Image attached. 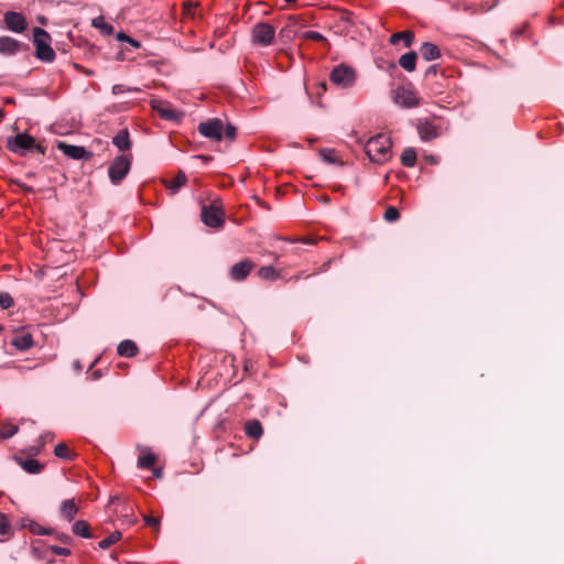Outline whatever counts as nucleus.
<instances>
[{
	"instance_id": "1",
	"label": "nucleus",
	"mask_w": 564,
	"mask_h": 564,
	"mask_svg": "<svg viewBox=\"0 0 564 564\" xmlns=\"http://www.w3.org/2000/svg\"><path fill=\"white\" fill-rule=\"evenodd\" d=\"M391 147L392 141L390 137L379 133L367 141L365 152L371 162L383 164L391 159Z\"/></svg>"
},
{
	"instance_id": "2",
	"label": "nucleus",
	"mask_w": 564,
	"mask_h": 564,
	"mask_svg": "<svg viewBox=\"0 0 564 564\" xmlns=\"http://www.w3.org/2000/svg\"><path fill=\"white\" fill-rule=\"evenodd\" d=\"M33 42L35 44V56L43 61L51 63L55 59V52L51 47V36L50 34L41 29L34 28L33 30Z\"/></svg>"
},
{
	"instance_id": "3",
	"label": "nucleus",
	"mask_w": 564,
	"mask_h": 564,
	"mask_svg": "<svg viewBox=\"0 0 564 564\" xmlns=\"http://www.w3.org/2000/svg\"><path fill=\"white\" fill-rule=\"evenodd\" d=\"M131 169L129 155H118L113 159L108 169V176L113 185H119Z\"/></svg>"
},
{
	"instance_id": "4",
	"label": "nucleus",
	"mask_w": 564,
	"mask_h": 564,
	"mask_svg": "<svg viewBox=\"0 0 564 564\" xmlns=\"http://www.w3.org/2000/svg\"><path fill=\"white\" fill-rule=\"evenodd\" d=\"M329 79L341 88H349L356 82V72L348 65L339 64L330 72Z\"/></svg>"
},
{
	"instance_id": "5",
	"label": "nucleus",
	"mask_w": 564,
	"mask_h": 564,
	"mask_svg": "<svg viewBox=\"0 0 564 564\" xmlns=\"http://www.w3.org/2000/svg\"><path fill=\"white\" fill-rule=\"evenodd\" d=\"M200 217L203 223L212 228H220L225 223V213L216 203L204 205Z\"/></svg>"
},
{
	"instance_id": "6",
	"label": "nucleus",
	"mask_w": 564,
	"mask_h": 564,
	"mask_svg": "<svg viewBox=\"0 0 564 564\" xmlns=\"http://www.w3.org/2000/svg\"><path fill=\"white\" fill-rule=\"evenodd\" d=\"M251 35L256 44L269 46L274 40L275 30L267 22H258L253 25Z\"/></svg>"
},
{
	"instance_id": "7",
	"label": "nucleus",
	"mask_w": 564,
	"mask_h": 564,
	"mask_svg": "<svg viewBox=\"0 0 564 564\" xmlns=\"http://www.w3.org/2000/svg\"><path fill=\"white\" fill-rule=\"evenodd\" d=\"M419 137L422 141L429 142L438 138L442 133V126L429 118H421L416 124Z\"/></svg>"
},
{
	"instance_id": "8",
	"label": "nucleus",
	"mask_w": 564,
	"mask_h": 564,
	"mask_svg": "<svg viewBox=\"0 0 564 564\" xmlns=\"http://www.w3.org/2000/svg\"><path fill=\"white\" fill-rule=\"evenodd\" d=\"M198 132L214 141L223 140L224 123L220 119L214 118L207 121L200 122L197 127Z\"/></svg>"
},
{
	"instance_id": "9",
	"label": "nucleus",
	"mask_w": 564,
	"mask_h": 564,
	"mask_svg": "<svg viewBox=\"0 0 564 564\" xmlns=\"http://www.w3.org/2000/svg\"><path fill=\"white\" fill-rule=\"evenodd\" d=\"M6 26L15 33H21L26 29V20L22 13L8 11L3 15Z\"/></svg>"
},
{
	"instance_id": "10",
	"label": "nucleus",
	"mask_w": 564,
	"mask_h": 564,
	"mask_svg": "<svg viewBox=\"0 0 564 564\" xmlns=\"http://www.w3.org/2000/svg\"><path fill=\"white\" fill-rule=\"evenodd\" d=\"M35 145V139L26 133H18L13 141L9 142V148L14 153L23 154L24 151L32 150Z\"/></svg>"
},
{
	"instance_id": "11",
	"label": "nucleus",
	"mask_w": 564,
	"mask_h": 564,
	"mask_svg": "<svg viewBox=\"0 0 564 564\" xmlns=\"http://www.w3.org/2000/svg\"><path fill=\"white\" fill-rule=\"evenodd\" d=\"M394 101L405 108H413L420 105V98L415 91L403 87L395 90Z\"/></svg>"
},
{
	"instance_id": "12",
	"label": "nucleus",
	"mask_w": 564,
	"mask_h": 564,
	"mask_svg": "<svg viewBox=\"0 0 564 564\" xmlns=\"http://www.w3.org/2000/svg\"><path fill=\"white\" fill-rule=\"evenodd\" d=\"M254 268V263L250 259H243L240 262L235 263L229 270V276L234 281H243L251 270Z\"/></svg>"
},
{
	"instance_id": "13",
	"label": "nucleus",
	"mask_w": 564,
	"mask_h": 564,
	"mask_svg": "<svg viewBox=\"0 0 564 564\" xmlns=\"http://www.w3.org/2000/svg\"><path fill=\"white\" fill-rule=\"evenodd\" d=\"M57 148L65 155L75 160L88 159L90 156V153L84 147L73 145L66 142H59Z\"/></svg>"
},
{
	"instance_id": "14",
	"label": "nucleus",
	"mask_w": 564,
	"mask_h": 564,
	"mask_svg": "<svg viewBox=\"0 0 564 564\" xmlns=\"http://www.w3.org/2000/svg\"><path fill=\"white\" fill-rule=\"evenodd\" d=\"M152 108L159 113L162 119L165 120H176L178 119V113L175 109L171 107V105L166 101L154 100L152 104Z\"/></svg>"
},
{
	"instance_id": "15",
	"label": "nucleus",
	"mask_w": 564,
	"mask_h": 564,
	"mask_svg": "<svg viewBox=\"0 0 564 564\" xmlns=\"http://www.w3.org/2000/svg\"><path fill=\"white\" fill-rule=\"evenodd\" d=\"M20 42L9 37L0 36V54L14 55L20 50Z\"/></svg>"
},
{
	"instance_id": "16",
	"label": "nucleus",
	"mask_w": 564,
	"mask_h": 564,
	"mask_svg": "<svg viewBox=\"0 0 564 564\" xmlns=\"http://www.w3.org/2000/svg\"><path fill=\"white\" fill-rule=\"evenodd\" d=\"M11 344L19 350H28L33 346L34 341L30 333L22 332L14 335V337L11 340Z\"/></svg>"
},
{
	"instance_id": "17",
	"label": "nucleus",
	"mask_w": 564,
	"mask_h": 564,
	"mask_svg": "<svg viewBox=\"0 0 564 564\" xmlns=\"http://www.w3.org/2000/svg\"><path fill=\"white\" fill-rule=\"evenodd\" d=\"M138 351H139V348H138L137 344L130 339L122 340L117 347V352L121 357L130 358V357L135 356L138 354Z\"/></svg>"
},
{
	"instance_id": "18",
	"label": "nucleus",
	"mask_w": 564,
	"mask_h": 564,
	"mask_svg": "<svg viewBox=\"0 0 564 564\" xmlns=\"http://www.w3.org/2000/svg\"><path fill=\"white\" fill-rule=\"evenodd\" d=\"M243 430L247 436L253 440H259L263 434V427L259 420L247 421Z\"/></svg>"
},
{
	"instance_id": "19",
	"label": "nucleus",
	"mask_w": 564,
	"mask_h": 564,
	"mask_svg": "<svg viewBox=\"0 0 564 564\" xmlns=\"http://www.w3.org/2000/svg\"><path fill=\"white\" fill-rule=\"evenodd\" d=\"M420 54L427 62L434 61L441 56L440 48L431 42H424L421 45Z\"/></svg>"
},
{
	"instance_id": "20",
	"label": "nucleus",
	"mask_w": 564,
	"mask_h": 564,
	"mask_svg": "<svg viewBox=\"0 0 564 564\" xmlns=\"http://www.w3.org/2000/svg\"><path fill=\"white\" fill-rule=\"evenodd\" d=\"M77 512L78 507L74 499H67L63 501L61 506V514L64 519H66L67 521H73Z\"/></svg>"
},
{
	"instance_id": "21",
	"label": "nucleus",
	"mask_w": 564,
	"mask_h": 564,
	"mask_svg": "<svg viewBox=\"0 0 564 564\" xmlns=\"http://www.w3.org/2000/svg\"><path fill=\"white\" fill-rule=\"evenodd\" d=\"M17 462L22 467V469L29 474H40L44 468V465H42L39 460L32 459V458L31 459L17 458Z\"/></svg>"
},
{
	"instance_id": "22",
	"label": "nucleus",
	"mask_w": 564,
	"mask_h": 564,
	"mask_svg": "<svg viewBox=\"0 0 564 564\" xmlns=\"http://www.w3.org/2000/svg\"><path fill=\"white\" fill-rule=\"evenodd\" d=\"M112 143L120 150L127 151L131 147L129 131L127 129H122L116 134L112 139Z\"/></svg>"
},
{
	"instance_id": "23",
	"label": "nucleus",
	"mask_w": 564,
	"mask_h": 564,
	"mask_svg": "<svg viewBox=\"0 0 564 564\" xmlns=\"http://www.w3.org/2000/svg\"><path fill=\"white\" fill-rule=\"evenodd\" d=\"M187 181L183 171H180L172 180H165L166 188L171 189L172 194L176 193Z\"/></svg>"
},
{
	"instance_id": "24",
	"label": "nucleus",
	"mask_w": 564,
	"mask_h": 564,
	"mask_svg": "<svg viewBox=\"0 0 564 564\" xmlns=\"http://www.w3.org/2000/svg\"><path fill=\"white\" fill-rule=\"evenodd\" d=\"M400 41L404 42L405 47H410L414 41V33L412 31H402L393 33L390 36V43L393 45L398 44Z\"/></svg>"
},
{
	"instance_id": "25",
	"label": "nucleus",
	"mask_w": 564,
	"mask_h": 564,
	"mask_svg": "<svg viewBox=\"0 0 564 564\" xmlns=\"http://www.w3.org/2000/svg\"><path fill=\"white\" fill-rule=\"evenodd\" d=\"M416 53L414 51H410L399 58V65L405 69L406 72H413L416 65Z\"/></svg>"
},
{
	"instance_id": "26",
	"label": "nucleus",
	"mask_w": 564,
	"mask_h": 564,
	"mask_svg": "<svg viewBox=\"0 0 564 564\" xmlns=\"http://www.w3.org/2000/svg\"><path fill=\"white\" fill-rule=\"evenodd\" d=\"M19 431V426L13 424L11 421H1L0 422V437L3 440H8L15 435Z\"/></svg>"
},
{
	"instance_id": "27",
	"label": "nucleus",
	"mask_w": 564,
	"mask_h": 564,
	"mask_svg": "<svg viewBox=\"0 0 564 564\" xmlns=\"http://www.w3.org/2000/svg\"><path fill=\"white\" fill-rule=\"evenodd\" d=\"M73 533L76 534V535L86 538V539H89V538L93 536L91 533H90V525L85 520H77L73 524Z\"/></svg>"
},
{
	"instance_id": "28",
	"label": "nucleus",
	"mask_w": 564,
	"mask_h": 564,
	"mask_svg": "<svg viewBox=\"0 0 564 564\" xmlns=\"http://www.w3.org/2000/svg\"><path fill=\"white\" fill-rule=\"evenodd\" d=\"M416 152L413 148H406L401 154V163L406 167H412L416 163Z\"/></svg>"
},
{
	"instance_id": "29",
	"label": "nucleus",
	"mask_w": 564,
	"mask_h": 564,
	"mask_svg": "<svg viewBox=\"0 0 564 564\" xmlns=\"http://www.w3.org/2000/svg\"><path fill=\"white\" fill-rule=\"evenodd\" d=\"M258 275L263 280L274 281L280 278V272L271 265H264L259 269Z\"/></svg>"
},
{
	"instance_id": "30",
	"label": "nucleus",
	"mask_w": 564,
	"mask_h": 564,
	"mask_svg": "<svg viewBox=\"0 0 564 564\" xmlns=\"http://www.w3.org/2000/svg\"><path fill=\"white\" fill-rule=\"evenodd\" d=\"M54 454L58 458L67 460H73V458L75 457V454L69 449V447L65 443L57 444L54 448Z\"/></svg>"
},
{
	"instance_id": "31",
	"label": "nucleus",
	"mask_w": 564,
	"mask_h": 564,
	"mask_svg": "<svg viewBox=\"0 0 564 564\" xmlns=\"http://www.w3.org/2000/svg\"><path fill=\"white\" fill-rule=\"evenodd\" d=\"M91 25L100 30V32L105 35H111L113 33V26L106 23L104 17H97L93 19Z\"/></svg>"
},
{
	"instance_id": "32",
	"label": "nucleus",
	"mask_w": 564,
	"mask_h": 564,
	"mask_svg": "<svg viewBox=\"0 0 564 564\" xmlns=\"http://www.w3.org/2000/svg\"><path fill=\"white\" fill-rule=\"evenodd\" d=\"M155 462H156V456L153 453L148 452L147 454L141 455L139 457L138 467L142 468V469H150L154 466Z\"/></svg>"
},
{
	"instance_id": "33",
	"label": "nucleus",
	"mask_w": 564,
	"mask_h": 564,
	"mask_svg": "<svg viewBox=\"0 0 564 564\" xmlns=\"http://www.w3.org/2000/svg\"><path fill=\"white\" fill-rule=\"evenodd\" d=\"M120 539H121V532L120 531H115L109 536H107L106 539L101 540L98 543V546L100 549H102V550H107L112 544L117 543Z\"/></svg>"
},
{
	"instance_id": "34",
	"label": "nucleus",
	"mask_w": 564,
	"mask_h": 564,
	"mask_svg": "<svg viewBox=\"0 0 564 564\" xmlns=\"http://www.w3.org/2000/svg\"><path fill=\"white\" fill-rule=\"evenodd\" d=\"M301 17L300 15H290L288 18V24L280 31V35H285L290 32H294L292 29L300 24Z\"/></svg>"
},
{
	"instance_id": "35",
	"label": "nucleus",
	"mask_w": 564,
	"mask_h": 564,
	"mask_svg": "<svg viewBox=\"0 0 564 564\" xmlns=\"http://www.w3.org/2000/svg\"><path fill=\"white\" fill-rule=\"evenodd\" d=\"M319 155L327 163H332L333 164V163H337L338 162V158H337V154H336L335 150L323 149V150L319 151Z\"/></svg>"
},
{
	"instance_id": "36",
	"label": "nucleus",
	"mask_w": 564,
	"mask_h": 564,
	"mask_svg": "<svg viewBox=\"0 0 564 564\" xmlns=\"http://www.w3.org/2000/svg\"><path fill=\"white\" fill-rule=\"evenodd\" d=\"M302 37H304L306 40L322 42V43L326 44L327 46H329L327 39L323 34L315 32V31H307V32L303 33Z\"/></svg>"
},
{
	"instance_id": "37",
	"label": "nucleus",
	"mask_w": 564,
	"mask_h": 564,
	"mask_svg": "<svg viewBox=\"0 0 564 564\" xmlns=\"http://www.w3.org/2000/svg\"><path fill=\"white\" fill-rule=\"evenodd\" d=\"M383 218L389 223H393L400 218V213L397 207L390 206L386 209Z\"/></svg>"
},
{
	"instance_id": "38",
	"label": "nucleus",
	"mask_w": 564,
	"mask_h": 564,
	"mask_svg": "<svg viewBox=\"0 0 564 564\" xmlns=\"http://www.w3.org/2000/svg\"><path fill=\"white\" fill-rule=\"evenodd\" d=\"M29 528L31 532L35 534L47 535L51 533L50 529H45L34 521H29Z\"/></svg>"
},
{
	"instance_id": "39",
	"label": "nucleus",
	"mask_w": 564,
	"mask_h": 564,
	"mask_svg": "<svg viewBox=\"0 0 564 564\" xmlns=\"http://www.w3.org/2000/svg\"><path fill=\"white\" fill-rule=\"evenodd\" d=\"M13 304H14V301L9 293L3 292L0 294V306L3 310H8V308L12 307Z\"/></svg>"
},
{
	"instance_id": "40",
	"label": "nucleus",
	"mask_w": 564,
	"mask_h": 564,
	"mask_svg": "<svg viewBox=\"0 0 564 564\" xmlns=\"http://www.w3.org/2000/svg\"><path fill=\"white\" fill-rule=\"evenodd\" d=\"M10 529H11V527H10L7 516H4L3 513H0V534H2V535L8 534L10 532Z\"/></svg>"
},
{
	"instance_id": "41",
	"label": "nucleus",
	"mask_w": 564,
	"mask_h": 564,
	"mask_svg": "<svg viewBox=\"0 0 564 564\" xmlns=\"http://www.w3.org/2000/svg\"><path fill=\"white\" fill-rule=\"evenodd\" d=\"M237 129L235 126L228 123L223 131V137L225 135L229 140H235Z\"/></svg>"
},
{
	"instance_id": "42",
	"label": "nucleus",
	"mask_w": 564,
	"mask_h": 564,
	"mask_svg": "<svg viewBox=\"0 0 564 564\" xmlns=\"http://www.w3.org/2000/svg\"><path fill=\"white\" fill-rule=\"evenodd\" d=\"M50 549H51L53 554L58 555V556H68V555H70V550L67 549V547L52 545Z\"/></svg>"
},
{
	"instance_id": "43",
	"label": "nucleus",
	"mask_w": 564,
	"mask_h": 564,
	"mask_svg": "<svg viewBox=\"0 0 564 564\" xmlns=\"http://www.w3.org/2000/svg\"><path fill=\"white\" fill-rule=\"evenodd\" d=\"M144 521L148 525L154 528L156 531L160 529V519L152 517V516H145Z\"/></svg>"
},
{
	"instance_id": "44",
	"label": "nucleus",
	"mask_w": 564,
	"mask_h": 564,
	"mask_svg": "<svg viewBox=\"0 0 564 564\" xmlns=\"http://www.w3.org/2000/svg\"><path fill=\"white\" fill-rule=\"evenodd\" d=\"M137 90H138L137 88H126L121 84H117V85L112 86V94L113 95H119V94H122V93H126V91H137Z\"/></svg>"
},
{
	"instance_id": "45",
	"label": "nucleus",
	"mask_w": 564,
	"mask_h": 564,
	"mask_svg": "<svg viewBox=\"0 0 564 564\" xmlns=\"http://www.w3.org/2000/svg\"><path fill=\"white\" fill-rule=\"evenodd\" d=\"M44 445L43 443H40L37 446H31L29 449H28V454L30 456H35V455H39L41 453V451L43 449Z\"/></svg>"
},
{
	"instance_id": "46",
	"label": "nucleus",
	"mask_w": 564,
	"mask_h": 564,
	"mask_svg": "<svg viewBox=\"0 0 564 564\" xmlns=\"http://www.w3.org/2000/svg\"><path fill=\"white\" fill-rule=\"evenodd\" d=\"M54 433L53 432H45L44 434L41 435L40 437V443H43V445H45V442H51L54 440Z\"/></svg>"
},
{
	"instance_id": "47",
	"label": "nucleus",
	"mask_w": 564,
	"mask_h": 564,
	"mask_svg": "<svg viewBox=\"0 0 564 564\" xmlns=\"http://www.w3.org/2000/svg\"><path fill=\"white\" fill-rule=\"evenodd\" d=\"M14 184H17L22 191L26 192V193H34V189L33 187L31 186H28L26 184L20 182V181H12Z\"/></svg>"
},
{
	"instance_id": "48",
	"label": "nucleus",
	"mask_w": 564,
	"mask_h": 564,
	"mask_svg": "<svg viewBox=\"0 0 564 564\" xmlns=\"http://www.w3.org/2000/svg\"><path fill=\"white\" fill-rule=\"evenodd\" d=\"M437 69H438V66H437V65H432V66H430V67L426 69V72H425V77H430L431 75H436Z\"/></svg>"
},
{
	"instance_id": "49",
	"label": "nucleus",
	"mask_w": 564,
	"mask_h": 564,
	"mask_svg": "<svg viewBox=\"0 0 564 564\" xmlns=\"http://www.w3.org/2000/svg\"><path fill=\"white\" fill-rule=\"evenodd\" d=\"M117 40L121 41V42H129L130 36L128 34L123 33V32H119L117 34Z\"/></svg>"
},
{
	"instance_id": "50",
	"label": "nucleus",
	"mask_w": 564,
	"mask_h": 564,
	"mask_svg": "<svg viewBox=\"0 0 564 564\" xmlns=\"http://www.w3.org/2000/svg\"><path fill=\"white\" fill-rule=\"evenodd\" d=\"M58 540L64 544H68L70 543L72 538L68 534H61L58 535Z\"/></svg>"
},
{
	"instance_id": "51",
	"label": "nucleus",
	"mask_w": 564,
	"mask_h": 564,
	"mask_svg": "<svg viewBox=\"0 0 564 564\" xmlns=\"http://www.w3.org/2000/svg\"><path fill=\"white\" fill-rule=\"evenodd\" d=\"M33 149H35V150H36L39 153H41V154H44V153H45V151H46V148H45L44 145H42V144H36V143H35V145L33 147Z\"/></svg>"
},
{
	"instance_id": "52",
	"label": "nucleus",
	"mask_w": 564,
	"mask_h": 564,
	"mask_svg": "<svg viewBox=\"0 0 564 564\" xmlns=\"http://www.w3.org/2000/svg\"><path fill=\"white\" fill-rule=\"evenodd\" d=\"M195 158L202 160L204 163L212 161V156H209V155L199 154Z\"/></svg>"
},
{
	"instance_id": "53",
	"label": "nucleus",
	"mask_w": 564,
	"mask_h": 564,
	"mask_svg": "<svg viewBox=\"0 0 564 564\" xmlns=\"http://www.w3.org/2000/svg\"><path fill=\"white\" fill-rule=\"evenodd\" d=\"M130 45H132L134 48H139L140 47V42L130 37L129 42H128Z\"/></svg>"
},
{
	"instance_id": "54",
	"label": "nucleus",
	"mask_w": 564,
	"mask_h": 564,
	"mask_svg": "<svg viewBox=\"0 0 564 564\" xmlns=\"http://www.w3.org/2000/svg\"><path fill=\"white\" fill-rule=\"evenodd\" d=\"M74 369L79 372L82 370V365H80V361L79 360H76L74 362Z\"/></svg>"
},
{
	"instance_id": "55",
	"label": "nucleus",
	"mask_w": 564,
	"mask_h": 564,
	"mask_svg": "<svg viewBox=\"0 0 564 564\" xmlns=\"http://www.w3.org/2000/svg\"><path fill=\"white\" fill-rule=\"evenodd\" d=\"M153 475L156 477V478H161L162 477V469L160 468H156L153 470Z\"/></svg>"
},
{
	"instance_id": "56",
	"label": "nucleus",
	"mask_w": 564,
	"mask_h": 564,
	"mask_svg": "<svg viewBox=\"0 0 564 564\" xmlns=\"http://www.w3.org/2000/svg\"><path fill=\"white\" fill-rule=\"evenodd\" d=\"M101 373L99 370H96L94 373H93V379L96 380L98 378H100Z\"/></svg>"
},
{
	"instance_id": "57",
	"label": "nucleus",
	"mask_w": 564,
	"mask_h": 564,
	"mask_svg": "<svg viewBox=\"0 0 564 564\" xmlns=\"http://www.w3.org/2000/svg\"><path fill=\"white\" fill-rule=\"evenodd\" d=\"M3 116H4V112H3V110H2V109H0V122H1V121H2V119H3Z\"/></svg>"
},
{
	"instance_id": "58",
	"label": "nucleus",
	"mask_w": 564,
	"mask_h": 564,
	"mask_svg": "<svg viewBox=\"0 0 564 564\" xmlns=\"http://www.w3.org/2000/svg\"><path fill=\"white\" fill-rule=\"evenodd\" d=\"M85 74H86V75H88V76H90V75H93V74H94V72H93V70H88V69H87V70H85Z\"/></svg>"
},
{
	"instance_id": "59",
	"label": "nucleus",
	"mask_w": 564,
	"mask_h": 564,
	"mask_svg": "<svg viewBox=\"0 0 564 564\" xmlns=\"http://www.w3.org/2000/svg\"><path fill=\"white\" fill-rule=\"evenodd\" d=\"M302 242H305V243H308L311 242L310 240H306V239H301Z\"/></svg>"
},
{
	"instance_id": "60",
	"label": "nucleus",
	"mask_w": 564,
	"mask_h": 564,
	"mask_svg": "<svg viewBox=\"0 0 564 564\" xmlns=\"http://www.w3.org/2000/svg\"><path fill=\"white\" fill-rule=\"evenodd\" d=\"M11 102H13V100H12V99H10V98H8V99H7V104H11Z\"/></svg>"
},
{
	"instance_id": "61",
	"label": "nucleus",
	"mask_w": 564,
	"mask_h": 564,
	"mask_svg": "<svg viewBox=\"0 0 564 564\" xmlns=\"http://www.w3.org/2000/svg\"><path fill=\"white\" fill-rule=\"evenodd\" d=\"M323 202H329L328 197L323 198Z\"/></svg>"
},
{
	"instance_id": "62",
	"label": "nucleus",
	"mask_w": 564,
	"mask_h": 564,
	"mask_svg": "<svg viewBox=\"0 0 564 564\" xmlns=\"http://www.w3.org/2000/svg\"><path fill=\"white\" fill-rule=\"evenodd\" d=\"M323 202H329L328 197L323 198Z\"/></svg>"
},
{
	"instance_id": "63",
	"label": "nucleus",
	"mask_w": 564,
	"mask_h": 564,
	"mask_svg": "<svg viewBox=\"0 0 564 564\" xmlns=\"http://www.w3.org/2000/svg\"><path fill=\"white\" fill-rule=\"evenodd\" d=\"M2 330V326L0 325V332Z\"/></svg>"
}]
</instances>
